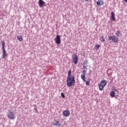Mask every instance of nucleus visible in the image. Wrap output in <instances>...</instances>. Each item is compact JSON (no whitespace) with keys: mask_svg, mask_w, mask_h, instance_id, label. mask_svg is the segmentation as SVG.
I'll return each instance as SVG.
<instances>
[{"mask_svg":"<svg viewBox=\"0 0 127 127\" xmlns=\"http://www.w3.org/2000/svg\"><path fill=\"white\" fill-rule=\"evenodd\" d=\"M110 95L112 98H114V97H115V95H116V93H115V91H112L111 92Z\"/></svg>","mask_w":127,"mask_h":127,"instance_id":"aec40b11","label":"nucleus"},{"mask_svg":"<svg viewBox=\"0 0 127 127\" xmlns=\"http://www.w3.org/2000/svg\"><path fill=\"white\" fill-rule=\"evenodd\" d=\"M86 86H89L90 85V79H88V81H86Z\"/></svg>","mask_w":127,"mask_h":127,"instance_id":"4be33fe9","label":"nucleus"},{"mask_svg":"<svg viewBox=\"0 0 127 127\" xmlns=\"http://www.w3.org/2000/svg\"><path fill=\"white\" fill-rule=\"evenodd\" d=\"M125 1L127 3V0H125Z\"/></svg>","mask_w":127,"mask_h":127,"instance_id":"393cba45","label":"nucleus"},{"mask_svg":"<svg viewBox=\"0 0 127 127\" xmlns=\"http://www.w3.org/2000/svg\"><path fill=\"white\" fill-rule=\"evenodd\" d=\"M100 47H101V46L99 44H96L94 46V48L96 49V50H99Z\"/></svg>","mask_w":127,"mask_h":127,"instance_id":"dca6fc26","label":"nucleus"},{"mask_svg":"<svg viewBox=\"0 0 127 127\" xmlns=\"http://www.w3.org/2000/svg\"><path fill=\"white\" fill-rule=\"evenodd\" d=\"M5 46V43L4 41L2 42V50H5V48H4V47Z\"/></svg>","mask_w":127,"mask_h":127,"instance_id":"f3484780","label":"nucleus"},{"mask_svg":"<svg viewBox=\"0 0 127 127\" xmlns=\"http://www.w3.org/2000/svg\"><path fill=\"white\" fill-rule=\"evenodd\" d=\"M72 61L75 65H77L78 64V56L76 54L72 55Z\"/></svg>","mask_w":127,"mask_h":127,"instance_id":"39448f33","label":"nucleus"},{"mask_svg":"<svg viewBox=\"0 0 127 127\" xmlns=\"http://www.w3.org/2000/svg\"><path fill=\"white\" fill-rule=\"evenodd\" d=\"M96 3L97 5H104V0H98Z\"/></svg>","mask_w":127,"mask_h":127,"instance_id":"f8f14e48","label":"nucleus"},{"mask_svg":"<svg viewBox=\"0 0 127 127\" xmlns=\"http://www.w3.org/2000/svg\"><path fill=\"white\" fill-rule=\"evenodd\" d=\"M61 96H62V98H65V95H64V93L63 92H62L61 93Z\"/></svg>","mask_w":127,"mask_h":127,"instance_id":"5701e85b","label":"nucleus"},{"mask_svg":"<svg viewBox=\"0 0 127 127\" xmlns=\"http://www.w3.org/2000/svg\"><path fill=\"white\" fill-rule=\"evenodd\" d=\"M53 125L55 127H60V126H61V124L60 123V122L59 121H57V120H54Z\"/></svg>","mask_w":127,"mask_h":127,"instance_id":"6e6552de","label":"nucleus"},{"mask_svg":"<svg viewBox=\"0 0 127 127\" xmlns=\"http://www.w3.org/2000/svg\"><path fill=\"white\" fill-rule=\"evenodd\" d=\"M2 58L3 59L7 58V53H6V51H5V50H2Z\"/></svg>","mask_w":127,"mask_h":127,"instance_id":"1a4fd4ad","label":"nucleus"},{"mask_svg":"<svg viewBox=\"0 0 127 127\" xmlns=\"http://www.w3.org/2000/svg\"><path fill=\"white\" fill-rule=\"evenodd\" d=\"M111 16L112 20L113 21H116V17L115 16V12H112Z\"/></svg>","mask_w":127,"mask_h":127,"instance_id":"ddd939ff","label":"nucleus"},{"mask_svg":"<svg viewBox=\"0 0 127 127\" xmlns=\"http://www.w3.org/2000/svg\"><path fill=\"white\" fill-rule=\"evenodd\" d=\"M63 115L64 117L67 118V117H69V116H70V112L68 110H64L63 112Z\"/></svg>","mask_w":127,"mask_h":127,"instance_id":"9d476101","label":"nucleus"},{"mask_svg":"<svg viewBox=\"0 0 127 127\" xmlns=\"http://www.w3.org/2000/svg\"><path fill=\"white\" fill-rule=\"evenodd\" d=\"M7 117L9 120H13L14 119H15L14 113L10 110H9V112L7 113Z\"/></svg>","mask_w":127,"mask_h":127,"instance_id":"7ed1b4c3","label":"nucleus"},{"mask_svg":"<svg viewBox=\"0 0 127 127\" xmlns=\"http://www.w3.org/2000/svg\"><path fill=\"white\" fill-rule=\"evenodd\" d=\"M17 38L18 40H19L20 41V42H21V41H22L23 40L22 35L17 36Z\"/></svg>","mask_w":127,"mask_h":127,"instance_id":"2eb2a0df","label":"nucleus"},{"mask_svg":"<svg viewBox=\"0 0 127 127\" xmlns=\"http://www.w3.org/2000/svg\"><path fill=\"white\" fill-rule=\"evenodd\" d=\"M55 43L58 45H59L61 43V38L60 37L59 35H57L55 39Z\"/></svg>","mask_w":127,"mask_h":127,"instance_id":"0eeeda50","label":"nucleus"},{"mask_svg":"<svg viewBox=\"0 0 127 127\" xmlns=\"http://www.w3.org/2000/svg\"><path fill=\"white\" fill-rule=\"evenodd\" d=\"M85 1H89V0H85Z\"/></svg>","mask_w":127,"mask_h":127,"instance_id":"b1692460","label":"nucleus"},{"mask_svg":"<svg viewBox=\"0 0 127 127\" xmlns=\"http://www.w3.org/2000/svg\"><path fill=\"white\" fill-rule=\"evenodd\" d=\"M66 84L67 87H72L75 84V76H72L71 77L67 78Z\"/></svg>","mask_w":127,"mask_h":127,"instance_id":"f257e3e1","label":"nucleus"},{"mask_svg":"<svg viewBox=\"0 0 127 127\" xmlns=\"http://www.w3.org/2000/svg\"><path fill=\"white\" fill-rule=\"evenodd\" d=\"M120 34H121V31H117L116 32L117 36H118V37L120 36Z\"/></svg>","mask_w":127,"mask_h":127,"instance_id":"412c9836","label":"nucleus"},{"mask_svg":"<svg viewBox=\"0 0 127 127\" xmlns=\"http://www.w3.org/2000/svg\"><path fill=\"white\" fill-rule=\"evenodd\" d=\"M44 4H45V2L43 0H39V5L40 7H42Z\"/></svg>","mask_w":127,"mask_h":127,"instance_id":"9b49d317","label":"nucleus"},{"mask_svg":"<svg viewBox=\"0 0 127 127\" xmlns=\"http://www.w3.org/2000/svg\"><path fill=\"white\" fill-rule=\"evenodd\" d=\"M106 85H107V80L105 79L101 80V82L99 84V89L100 91L103 90L104 88L106 87Z\"/></svg>","mask_w":127,"mask_h":127,"instance_id":"f03ea898","label":"nucleus"},{"mask_svg":"<svg viewBox=\"0 0 127 127\" xmlns=\"http://www.w3.org/2000/svg\"><path fill=\"white\" fill-rule=\"evenodd\" d=\"M71 75V70H68V76L67 78H72Z\"/></svg>","mask_w":127,"mask_h":127,"instance_id":"a211bd4d","label":"nucleus"},{"mask_svg":"<svg viewBox=\"0 0 127 127\" xmlns=\"http://www.w3.org/2000/svg\"><path fill=\"white\" fill-rule=\"evenodd\" d=\"M100 41H101V42H105V38H104V36H101L100 38Z\"/></svg>","mask_w":127,"mask_h":127,"instance_id":"6ab92c4d","label":"nucleus"},{"mask_svg":"<svg viewBox=\"0 0 127 127\" xmlns=\"http://www.w3.org/2000/svg\"><path fill=\"white\" fill-rule=\"evenodd\" d=\"M109 40H112L113 42H119V38L118 37L116 36H109Z\"/></svg>","mask_w":127,"mask_h":127,"instance_id":"20e7f679","label":"nucleus"},{"mask_svg":"<svg viewBox=\"0 0 127 127\" xmlns=\"http://www.w3.org/2000/svg\"><path fill=\"white\" fill-rule=\"evenodd\" d=\"M86 74H87V70H84L80 76L83 82H86Z\"/></svg>","mask_w":127,"mask_h":127,"instance_id":"423d86ee","label":"nucleus"},{"mask_svg":"<svg viewBox=\"0 0 127 127\" xmlns=\"http://www.w3.org/2000/svg\"><path fill=\"white\" fill-rule=\"evenodd\" d=\"M88 62L86 61L84 62L83 63V69H87V67H88Z\"/></svg>","mask_w":127,"mask_h":127,"instance_id":"4468645a","label":"nucleus"}]
</instances>
